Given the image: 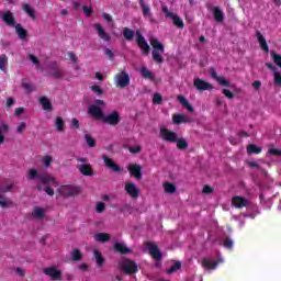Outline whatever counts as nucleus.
<instances>
[{
	"instance_id": "nucleus-23",
	"label": "nucleus",
	"mask_w": 281,
	"mask_h": 281,
	"mask_svg": "<svg viewBox=\"0 0 281 281\" xmlns=\"http://www.w3.org/2000/svg\"><path fill=\"white\" fill-rule=\"evenodd\" d=\"M257 41H258L261 49L263 52H266L267 54H269V44H267V40L265 38V36L262 35V33L260 31H257Z\"/></svg>"
},
{
	"instance_id": "nucleus-37",
	"label": "nucleus",
	"mask_w": 281,
	"mask_h": 281,
	"mask_svg": "<svg viewBox=\"0 0 281 281\" xmlns=\"http://www.w3.org/2000/svg\"><path fill=\"white\" fill-rule=\"evenodd\" d=\"M94 238L98 240V243H108V240H111V235L108 233H98L95 234Z\"/></svg>"
},
{
	"instance_id": "nucleus-40",
	"label": "nucleus",
	"mask_w": 281,
	"mask_h": 281,
	"mask_svg": "<svg viewBox=\"0 0 281 281\" xmlns=\"http://www.w3.org/2000/svg\"><path fill=\"white\" fill-rule=\"evenodd\" d=\"M0 207H2L3 210L12 207V201L5 199V196L0 194Z\"/></svg>"
},
{
	"instance_id": "nucleus-47",
	"label": "nucleus",
	"mask_w": 281,
	"mask_h": 281,
	"mask_svg": "<svg viewBox=\"0 0 281 281\" xmlns=\"http://www.w3.org/2000/svg\"><path fill=\"white\" fill-rule=\"evenodd\" d=\"M22 89L25 90L26 93H33V91L35 90L34 85L33 83H27V82H22Z\"/></svg>"
},
{
	"instance_id": "nucleus-59",
	"label": "nucleus",
	"mask_w": 281,
	"mask_h": 281,
	"mask_svg": "<svg viewBox=\"0 0 281 281\" xmlns=\"http://www.w3.org/2000/svg\"><path fill=\"white\" fill-rule=\"evenodd\" d=\"M222 93L228 98V100H234V93L227 89H223Z\"/></svg>"
},
{
	"instance_id": "nucleus-13",
	"label": "nucleus",
	"mask_w": 281,
	"mask_h": 281,
	"mask_svg": "<svg viewBox=\"0 0 281 281\" xmlns=\"http://www.w3.org/2000/svg\"><path fill=\"white\" fill-rule=\"evenodd\" d=\"M209 74L213 80H216L221 87H229V81L225 77H220L214 67L209 69Z\"/></svg>"
},
{
	"instance_id": "nucleus-24",
	"label": "nucleus",
	"mask_w": 281,
	"mask_h": 281,
	"mask_svg": "<svg viewBox=\"0 0 281 281\" xmlns=\"http://www.w3.org/2000/svg\"><path fill=\"white\" fill-rule=\"evenodd\" d=\"M114 250L123 256H126V254H131V248L126 247V244L124 243H115Z\"/></svg>"
},
{
	"instance_id": "nucleus-62",
	"label": "nucleus",
	"mask_w": 281,
	"mask_h": 281,
	"mask_svg": "<svg viewBox=\"0 0 281 281\" xmlns=\"http://www.w3.org/2000/svg\"><path fill=\"white\" fill-rule=\"evenodd\" d=\"M71 128H80V122L78 121V119L74 117L71 120Z\"/></svg>"
},
{
	"instance_id": "nucleus-17",
	"label": "nucleus",
	"mask_w": 281,
	"mask_h": 281,
	"mask_svg": "<svg viewBox=\"0 0 281 281\" xmlns=\"http://www.w3.org/2000/svg\"><path fill=\"white\" fill-rule=\"evenodd\" d=\"M2 21L9 25V27H14L16 25V19L11 11H7L1 16Z\"/></svg>"
},
{
	"instance_id": "nucleus-21",
	"label": "nucleus",
	"mask_w": 281,
	"mask_h": 281,
	"mask_svg": "<svg viewBox=\"0 0 281 281\" xmlns=\"http://www.w3.org/2000/svg\"><path fill=\"white\" fill-rule=\"evenodd\" d=\"M149 43L153 47V52H165L166 47L164 46V43L159 42V40H157V37H150L149 38Z\"/></svg>"
},
{
	"instance_id": "nucleus-32",
	"label": "nucleus",
	"mask_w": 281,
	"mask_h": 281,
	"mask_svg": "<svg viewBox=\"0 0 281 281\" xmlns=\"http://www.w3.org/2000/svg\"><path fill=\"white\" fill-rule=\"evenodd\" d=\"M140 75L145 80H155V74L146 67L140 68Z\"/></svg>"
},
{
	"instance_id": "nucleus-43",
	"label": "nucleus",
	"mask_w": 281,
	"mask_h": 281,
	"mask_svg": "<svg viewBox=\"0 0 281 281\" xmlns=\"http://www.w3.org/2000/svg\"><path fill=\"white\" fill-rule=\"evenodd\" d=\"M85 139L89 148H95V138H93L91 134H86Z\"/></svg>"
},
{
	"instance_id": "nucleus-64",
	"label": "nucleus",
	"mask_w": 281,
	"mask_h": 281,
	"mask_svg": "<svg viewBox=\"0 0 281 281\" xmlns=\"http://www.w3.org/2000/svg\"><path fill=\"white\" fill-rule=\"evenodd\" d=\"M29 58H30V60L32 61L33 65H40V63H41L38 60V58L34 55H29Z\"/></svg>"
},
{
	"instance_id": "nucleus-8",
	"label": "nucleus",
	"mask_w": 281,
	"mask_h": 281,
	"mask_svg": "<svg viewBox=\"0 0 281 281\" xmlns=\"http://www.w3.org/2000/svg\"><path fill=\"white\" fill-rule=\"evenodd\" d=\"M145 247L148 249V252L151 256V258H154V260L161 261L164 255L161 254V250H159V247H157V245H155L151 241H147L145 244Z\"/></svg>"
},
{
	"instance_id": "nucleus-2",
	"label": "nucleus",
	"mask_w": 281,
	"mask_h": 281,
	"mask_svg": "<svg viewBox=\"0 0 281 281\" xmlns=\"http://www.w3.org/2000/svg\"><path fill=\"white\" fill-rule=\"evenodd\" d=\"M29 179L31 181L36 180V183H42L43 186H49V183H55L56 179L47 173H38L36 169H29Z\"/></svg>"
},
{
	"instance_id": "nucleus-41",
	"label": "nucleus",
	"mask_w": 281,
	"mask_h": 281,
	"mask_svg": "<svg viewBox=\"0 0 281 281\" xmlns=\"http://www.w3.org/2000/svg\"><path fill=\"white\" fill-rule=\"evenodd\" d=\"M176 144L179 150H186L188 148V140L186 138H177Z\"/></svg>"
},
{
	"instance_id": "nucleus-35",
	"label": "nucleus",
	"mask_w": 281,
	"mask_h": 281,
	"mask_svg": "<svg viewBox=\"0 0 281 281\" xmlns=\"http://www.w3.org/2000/svg\"><path fill=\"white\" fill-rule=\"evenodd\" d=\"M138 3L142 8L143 16H153V14L150 13V7H148V4H146L144 0H138Z\"/></svg>"
},
{
	"instance_id": "nucleus-20",
	"label": "nucleus",
	"mask_w": 281,
	"mask_h": 281,
	"mask_svg": "<svg viewBox=\"0 0 281 281\" xmlns=\"http://www.w3.org/2000/svg\"><path fill=\"white\" fill-rule=\"evenodd\" d=\"M127 170L131 173L132 177H135V179H142V166L139 165H128Z\"/></svg>"
},
{
	"instance_id": "nucleus-48",
	"label": "nucleus",
	"mask_w": 281,
	"mask_h": 281,
	"mask_svg": "<svg viewBox=\"0 0 281 281\" xmlns=\"http://www.w3.org/2000/svg\"><path fill=\"white\" fill-rule=\"evenodd\" d=\"M181 269V261H176L175 265H172L168 270L167 273H175L176 271H179Z\"/></svg>"
},
{
	"instance_id": "nucleus-16",
	"label": "nucleus",
	"mask_w": 281,
	"mask_h": 281,
	"mask_svg": "<svg viewBox=\"0 0 281 281\" xmlns=\"http://www.w3.org/2000/svg\"><path fill=\"white\" fill-rule=\"evenodd\" d=\"M77 169L83 177H93V167L91 164H83V165H78Z\"/></svg>"
},
{
	"instance_id": "nucleus-9",
	"label": "nucleus",
	"mask_w": 281,
	"mask_h": 281,
	"mask_svg": "<svg viewBox=\"0 0 281 281\" xmlns=\"http://www.w3.org/2000/svg\"><path fill=\"white\" fill-rule=\"evenodd\" d=\"M43 273L44 276H48V278L54 281H60L63 279V272L55 266L45 268Z\"/></svg>"
},
{
	"instance_id": "nucleus-25",
	"label": "nucleus",
	"mask_w": 281,
	"mask_h": 281,
	"mask_svg": "<svg viewBox=\"0 0 281 281\" xmlns=\"http://www.w3.org/2000/svg\"><path fill=\"white\" fill-rule=\"evenodd\" d=\"M178 102H180L182 104V106L184 109H187V111H189V113H194V106H192V104H190V101H188V99H186V97L183 95H178Z\"/></svg>"
},
{
	"instance_id": "nucleus-28",
	"label": "nucleus",
	"mask_w": 281,
	"mask_h": 281,
	"mask_svg": "<svg viewBox=\"0 0 281 281\" xmlns=\"http://www.w3.org/2000/svg\"><path fill=\"white\" fill-rule=\"evenodd\" d=\"M173 124H188L190 123V119L183 114H175L172 116Z\"/></svg>"
},
{
	"instance_id": "nucleus-14",
	"label": "nucleus",
	"mask_w": 281,
	"mask_h": 281,
	"mask_svg": "<svg viewBox=\"0 0 281 281\" xmlns=\"http://www.w3.org/2000/svg\"><path fill=\"white\" fill-rule=\"evenodd\" d=\"M94 30L97 31V34L99 38H101V41H103L104 43H111V35L106 33L104 27H102V24L95 23Z\"/></svg>"
},
{
	"instance_id": "nucleus-56",
	"label": "nucleus",
	"mask_w": 281,
	"mask_h": 281,
	"mask_svg": "<svg viewBox=\"0 0 281 281\" xmlns=\"http://www.w3.org/2000/svg\"><path fill=\"white\" fill-rule=\"evenodd\" d=\"M105 207H106V204H104V202H99L97 204L95 210H97L98 214H102V212H104Z\"/></svg>"
},
{
	"instance_id": "nucleus-1",
	"label": "nucleus",
	"mask_w": 281,
	"mask_h": 281,
	"mask_svg": "<svg viewBox=\"0 0 281 281\" xmlns=\"http://www.w3.org/2000/svg\"><path fill=\"white\" fill-rule=\"evenodd\" d=\"M89 115H92V117H95V120H102L104 124H109L110 126H117L120 124V112L113 111L112 113L104 115V112L102 111V108L98 105H90L88 108Z\"/></svg>"
},
{
	"instance_id": "nucleus-38",
	"label": "nucleus",
	"mask_w": 281,
	"mask_h": 281,
	"mask_svg": "<svg viewBox=\"0 0 281 281\" xmlns=\"http://www.w3.org/2000/svg\"><path fill=\"white\" fill-rule=\"evenodd\" d=\"M15 32L19 36V38H27V30L23 29L21 24L15 25Z\"/></svg>"
},
{
	"instance_id": "nucleus-49",
	"label": "nucleus",
	"mask_w": 281,
	"mask_h": 281,
	"mask_svg": "<svg viewBox=\"0 0 281 281\" xmlns=\"http://www.w3.org/2000/svg\"><path fill=\"white\" fill-rule=\"evenodd\" d=\"M52 161H54V158L52 156H44V158L42 159L45 168H49V166H52Z\"/></svg>"
},
{
	"instance_id": "nucleus-58",
	"label": "nucleus",
	"mask_w": 281,
	"mask_h": 281,
	"mask_svg": "<svg viewBox=\"0 0 281 281\" xmlns=\"http://www.w3.org/2000/svg\"><path fill=\"white\" fill-rule=\"evenodd\" d=\"M27 128V124L25 122L20 123V125L16 127V133L21 134Z\"/></svg>"
},
{
	"instance_id": "nucleus-54",
	"label": "nucleus",
	"mask_w": 281,
	"mask_h": 281,
	"mask_svg": "<svg viewBox=\"0 0 281 281\" xmlns=\"http://www.w3.org/2000/svg\"><path fill=\"white\" fill-rule=\"evenodd\" d=\"M269 155H272V157H281V150L277 148H270L268 149Z\"/></svg>"
},
{
	"instance_id": "nucleus-22",
	"label": "nucleus",
	"mask_w": 281,
	"mask_h": 281,
	"mask_svg": "<svg viewBox=\"0 0 281 281\" xmlns=\"http://www.w3.org/2000/svg\"><path fill=\"white\" fill-rule=\"evenodd\" d=\"M202 267L209 271H214L218 267V261H212L210 258L202 259Z\"/></svg>"
},
{
	"instance_id": "nucleus-3",
	"label": "nucleus",
	"mask_w": 281,
	"mask_h": 281,
	"mask_svg": "<svg viewBox=\"0 0 281 281\" xmlns=\"http://www.w3.org/2000/svg\"><path fill=\"white\" fill-rule=\"evenodd\" d=\"M120 269L125 273V276H135V273H138L139 268L137 267V263L133 259H125L120 263Z\"/></svg>"
},
{
	"instance_id": "nucleus-55",
	"label": "nucleus",
	"mask_w": 281,
	"mask_h": 281,
	"mask_svg": "<svg viewBox=\"0 0 281 281\" xmlns=\"http://www.w3.org/2000/svg\"><path fill=\"white\" fill-rule=\"evenodd\" d=\"M225 249H233L234 241L231 238H226L223 243Z\"/></svg>"
},
{
	"instance_id": "nucleus-11",
	"label": "nucleus",
	"mask_w": 281,
	"mask_h": 281,
	"mask_svg": "<svg viewBox=\"0 0 281 281\" xmlns=\"http://www.w3.org/2000/svg\"><path fill=\"white\" fill-rule=\"evenodd\" d=\"M103 159V164L105 166V168H108V170H111L112 172H122V167H120V165H117L116 162L113 161V158L103 155L102 156Z\"/></svg>"
},
{
	"instance_id": "nucleus-36",
	"label": "nucleus",
	"mask_w": 281,
	"mask_h": 281,
	"mask_svg": "<svg viewBox=\"0 0 281 281\" xmlns=\"http://www.w3.org/2000/svg\"><path fill=\"white\" fill-rule=\"evenodd\" d=\"M123 37L125 38V41H133V38H135V31L128 29V27H124L123 29Z\"/></svg>"
},
{
	"instance_id": "nucleus-46",
	"label": "nucleus",
	"mask_w": 281,
	"mask_h": 281,
	"mask_svg": "<svg viewBox=\"0 0 281 281\" xmlns=\"http://www.w3.org/2000/svg\"><path fill=\"white\" fill-rule=\"evenodd\" d=\"M270 56L274 60V64L281 68V55L276 53V50H272L270 53Z\"/></svg>"
},
{
	"instance_id": "nucleus-39",
	"label": "nucleus",
	"mask_w": 281,
	"mask_h": 281,
	"mask_svg": "<svg viewBox=\"0 0 281 281\" xmlns=\"http://www.w3.org/2000/svg\"><path fill=\"white\" fill-rule=\"evenodd\" d=\"M164 189L167 194H175L177 192V187L170 182H165Z\"/></svg>"
},
{
	"instance_id": "nucleus-29",
	"label": "nucleus",
	"mask_w": 281,
	"mask_h": 281,
	"mask_svg": "<svg viewBox=\"0 0 281 281\" xmlns=\"http://www.w3.org/2000/svg\"><path fill=\"white\" fill-rule=\"evenodd\" d=\"M213 15L217 23H223V21H225V14L221 11V8L218 7L213 8Z\"/></svg>"
},
{
	"instance_id": "nucleus-42",
	"label": "nucleus",
	"mask_w": 281,
	"mask_h": 281,
	"mask_svg": "<svg viewBox=\"0 0 281 281\" xmlns=\"http://www.w3.org/2000/svg\"><path fill=\"white\" fill-rule=\"evenodd\" d=\"M94 258L97 261L98 267H102L104 265V257L100 250H94Z\"/></svg>"
},
{
	"instance_id": "nucleus-34",
	"label": "nucleus",
	"mask_w": 281,
	"mask_h": 281,
	"mask_svg": "<svg viewBox=\"0 0 281 281\" xmlns=\"http://www.w3.org/2000/svg\"><path fill=\"white\" fill-rule=\"evenodd\" d=\"M248 155H260L262 153V148L258 147L256 144H250L247 146Z\"/></svg>"
},
{
	"instance_id": "nucleus-26",
	"label": "nucleus",
	"mask_w": 281,
	"mask_h": 281,
	"mask_svg": "<svg viewBox=\"0 0 281 281\" xmlns=\"http://www.w3.org/2000/svg\"><path fill=\"white\" fill-rule=\"evenodd\" d=\"M23 12H25L33 21L36 19V11L29 3L22 5Z\"/></svg>"
},
{
	"instance_id": "nucleus-15",
	"label": "nucleus",
	"mask_w": 281,
	"mask_h": 281,
	"mask_svg": "<svg viewBox=\"0 0 281 281\" xmlns=\"http://www.w3.org/2000/svg\"><path fill=\"white\" fill-rule=\"evenodd\" d=\"M125 192L132 199H137L139 196V188L133 182L125 183Z\"/></svg>"
},
{
	"instance_id": "nucleus-6",
	"label": "nucleus",
	"mask_w": 281,
	"mask_h": 281,
	"mask_svg": "<svg viewBox=\"0 0 281 281\" xmlns=\"http://www.w3.org/2000/svg\"><path fill=\"white\" fill-rule=\"evenodd\" d=\"M136 43L144 56H148V54H150V45H148L146 37H144L139 30L136 31Z\"/></svg>"
},
{
	"instance_id": "nucleus-19",
	"label": "nucleus",
	"mask_w": 281,
	"mask_h": 281,
	"mask_svg": "<svg viewBox=\"0 0 281 281\" xmlns=\"http://www.w3.org/2000/svg\"><path fill=\"white\" fill-rule=\"evenodd\" d=\"M232 203L235 207L239 210H241V207H247V205H249V201L240 195L234 196Z\"/></svg>"
},
{
	"instance_id": "nucleus-61",
	"label": "nucleus",
	"mask_w": 281,
	"mask_h": 281,
	"mask_svg": "<svg viewBox=\"0 0 281 281\" xmlns=\"http://www.w3.org/2000/svg\"><path fill=\"white\" fill-rule=\"evenodd\" d=\"M202 192H203V194H212L214 192V189L206 184V186H204Z\"/></svg>"
},
{
	"instance_id": "nucleus-51",
	"label": "nucleus",
	"mask_w": 281,
	"mask_h": 281,
	"mask_svg": "<svg viewBox=\"0 0 281 281\" xmlns=\"http://www.w3.org/2000/svg\"><path fill=\"white\" fill-rule=\"evenodd\" d=\"M82 11H83L85 16H92L93 15V8L92 7L83 5Z\"/></svg>"
},
{
	"instance_id": "nucleus-33",
	"label": "nucleus",
	"mask_w": 281,
	"mask_h": 281,
	"mask_svg": "<svg viewBox=\"0 0 281 281\" xmlns=\"http://www.w3.org/2000/svg\"><path fill=\"white\" fill-rule=\"evenodd\" d=\"M161 54H164V52H161V50H153L151 52L153 60L155 63H157L158 65H161L164 63V56H161Z\"/></svg>"
},
{
	"instance_id": "nucleus-53",
	"label": "nucleus",
	"mask_w": 281,
	"mask_h": 281,
	"mask_svg": "<svg viewBox=\"0 0 281 281\" xmlns=\"http://www.w3.org/2000/svg\"><path fill=\"white\" fill-rule=\"evenodd\" d=\"M274 85L276 87H281V74L278 71H274Z\"/></svg>"
},
{
	"instance_id": "nucleus-31",
	"label": "nucleus",
	"mask_w": 281,
	"mask_h": 281,
	"mask_svg": "<svg viewBox=\"0 0 281 281\" xmlns=\"http://www.w3.org/2000/svg\"><path fill=\"white\" fill-rule=\"evenodd\" d=\"M33 218H38V221H43L45 218V210L36 206L34 211L31 213Z\"/></svg>"
},
{
	"instance_id": "nucleus-60",
	"label": "nucleus",
	"mask_w": 281,
	"mask_h": 281,
	"mask_svg": "<svg viewBox=\"0 0 281 281\" xmlns=\"http://www.w3.org/2000/svg\"><path fill=\"white\" fill-rule=\"evenodd\" d=\"M104 54H105V56H108V58H110V60H113V58L115 56V54L113 53V50H111V48H105Z\"/></svg>"
},
{
	"instance_id": "nucleus-7",
	"label": "nucleus",
	"mask_w": 281,
	"mask_h": 281,
	"mask_svg": "<svg viewBox=\"0 0 281 281\" xmlns=\"http://www.w3.org/2000/svg\"><path fill=\"white\" fill-rule=\"evenodd\" d=\"M159 136L164 142H168L169 144H176L179 134L177 132H172L166 127L160 128Z\"/></svg>"
},
{
	"instance_id": "nucleus-4",
	"label": "nucleus",
	"mask_w": 281,
	"mask_h": 281,
	"mask_svg": "<svg viewBox=\"0 0 281 281\" xmlns=\"http://www.w3.org/2000/svg\"><path fill=\"white\" fill-rule=\"evenodd\" d=\"M115 87L119 89H126L128 85H131V76L126 71V69L121 70L114 76Z\"/></svg>"
},
{
	"instance_id": "nucleus-5",
	"label": "nucleus",
	"mask_w": 281,
	"mask_h": 281,
	"mask_svg": "<svg viewBox=\"0 0 281 281\" xmlns=\"http://www.w3.org/2000/svg\"><path fill=\"white\" fill-rule=\"evenodd\" d=\"M162 12L167 19H171L173 21V25H176L178 30H183V27H186L183 20H181L179 15L172 13L166 5H162Z\"/></svg>"
},
{
	"instance_id": "nucleus-50",
	"label": "nucleus",
	"mask_w": 281,
	"mask_h": 281,
	"mask_svg": "<svg viewBox=\"0 0 281 281\" xmlns=\"http://www.w3.org/2000/svg\"><path fill=\"white\" fill-rule=\"evenodd\" d=\"M90 90L97 93V95H104V90L100 86H92Z\"/></svg>"
},
{
	"instance_id": "nucleus-18",
	"label": "nucleus",
	"mask_w": 281,
	"mask_h": 281,
	"mask_svg": "<svg viewBox=\"0 0 281 281\" xmlns=\"http://www.w3.org/2000/svg\"><path fill=\"white\" fill-rule=\"evenodd\" d=\"M48 69H50V76H53V78H63V71H60V66L58 63L52 61L48 65Z\"/></svg>"
},
{
	"instance_id": "nucleus-45",
	"label": "nucleus",
	"mask_w": 281,
	"mask_h": 281,
	"mask_svg": "<svg viewBox=\"0 0 281 281\" xmlns=\"http://www.w3.org/2000/svg\"><path fill=\"white\" fill-rule=\"evenodd\" d=\"M70 256L75 262H79V260H82V252H80V250L78 249L72 250Z\"/></svg>"
},
{
	"instance_id": "nucleus-52",
	"label": "nucleus",
	"mask_w": 281,
	"mask_h": 281,
	"mask_svg": "<svg viewBox=\"0 0 281 281\" xmlns=\"http://www.w3.org/2000/svg\"><path fill=\"white\" fill-rule=\"evenodd\" d=\"M162 102H164V97H161L159 93H155L153 97V103L161 104Z\"/></svg>"
},
{
	"instance_id": "nucleus-57",
	"label": "nucleus",
	"mask_w": 281,
	"mask_h": 281,
	"mask_svg": "<svg viewBox=\"0 0 281 281\" xmlns=\"http://www.w3.org/2000/svg\"><path fill=\"white\" fill-rule=\"evenodd\" d=\"M128 151L132 153V155H137V153H142V146L137 145L134 147H128Z\"/></svg>"
},
{
	"instance_id": "nucleus-63",
	"label": "nucleus",
	"mask_w": 281,
	"mask_h": 281,
	"mask_svg": "<svg viewBox=\"0 0 281 281\" xmlns=\"http://www.w3.org/2000/svg\"><path fill=\"white\" fill-rule=\"evenodd\" d=\"M67 56L72 60V63H78V57L76 54H74V52H67Z\"/></svg>"
},
{
	"instance_id": "nucleus-10",
	"label": "nucleus",
	"mask_w": 281,
	"mask_h": 281,
	"mask_svg": "<svg viewBox=\"0 0 281 281\" xmlns=\"http://www.w3.org/2000/svg\"><path fill=\"white\" fill-rule=\"evenodd\" d=\"M193 87L198 90V91H212L214 90V86L211 85L210 82L201 79V78H195L193 80Z\"/></svg>"
},
{
	"instance_id": "nucleus-12",
	"label": "nucleus",
	"mask_w": 281,
	"mask_h": 281,
	"mask_svg": "<svg viewBox=\"0 0 281 281\" xmlns=\"http://www.w3.org/2000/svg\"><path fill=\"white\" fill-rule=\"evenodd\" d=\"M78 188L74 186H64L58 190V193L61 196L69 198V196H76V194H79Z\"/></svg>"
},
{
	"instance_id": "nucleus-30",
	"label": "nucleus",
	"mask_w": 281,
	"mask_h": 281,
	"mask_svg": "<svg viewBox=\"0 0 281 281\" xmlns=\"http://www.w3.org/2000/svg\"><path fill=\"white\" fill-rule=\"evenodd\" d=\"M55 128L58 133H65V120H63V116L55 119Z\"/></svg>"
},
{
	"instance_id": "nucleus-44",
	"label": "nucleus",
	"mask_w": 281,
	"mask_h": 281,
	"mask_svg": "<svg viewBox=\"0 0 281 281\" xmlns=\"http://www.w3.org/2000/svg\"><path fill=\"white\" fill-rule=\"evenodd\" d=\"M8 67V56L5 54L0 55V70L5 71Z\"/></svg>"
},
{
	"instance_id": "nucleus-27",
	"label": "nucleus",
	"mask_w": 281,
	"mask_h": 281,
	"mask_svg": "<svg viewBox=\"0 0 281 281\" xmlns=\"http://www.w3.org/2000/svg\"><path fill=\"white\" fill-rule=\"evenodd\" d=\"M40 104L44 111H52L54 108L52 105V101L47 97L40 98Z\"/></svg>"
}]
</instances>
